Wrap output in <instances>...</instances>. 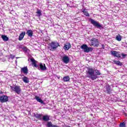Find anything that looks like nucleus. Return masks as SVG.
Returning <instances> with one entry per match:
<instances>
[{
	"label": "nucleus",
	"instance_id": "nucleus-1",
	"mask_svg": "<svg viewBox=\"0 0 127 127\" xmlns=\"http://www.w3.org/2000/svg\"><path fill=\"white\" fill-rule=\"evenodd\" d=\"M86 72L87 77L91 79L92 81L96 80L98 78V76H100V75L102 74L99 70L96 69L95 70L93 68H88Z\"/></svg>",
	"mask_w": 127,
	"mask_h": 127
},
{
	"label": "nucleus",
	"instance_id": "nucleus-2",
	"mask_svg": "<svg viewBox=\"0 0 127 127\" xmlns=\"http://www.w3.org/2000/svg\"><path fill=\"white\" fill-rule=\"evenodd\" d=\"M49 46L50 50L54 51V50H56L58 47H60V45H59V43L57 41H53L49 44Z\"/></svg>",
	"mask_w": 127,
	"mask_h": 127
},
{
	"label": "nucleus",
	"instance_id": "nucleus-3",
	"mask_svg": "<svg viewBox=\"0 0 127 127\" xmlns=\"http://www.w3.org/2000/svg\"><path fill=\"white\" fill-rule=\"evenodd\" d=\"M10 89L16 93L17 95H20L21 93V88H20V86L19 85H15L14 86H10Z\"/></svg>",
	"mask_w": 127,
	"mask_h": 127
},
{
	"label": "nucleus",
	"instance_id": "nucleus-4",
	"mask_svg": "<svg viewBox=\"0 0 127 127\" xmlns=\"http://www.w3.org/2000/svg\"><path fill=\"white\" fill-rule=\"evenodd\" d=\"M80 48L84 50V52L86 53H89V52H92L93 51V48L91 47H88L86 44L82 45L81 46Z\"/></svg>",
	"mask_w": 127,
	"mask_h": 127
},
{
	"label": "nucleus",
	"instance_id": "nucleus-5",
	"mask_svg": "<svg viewBox=\"0 0 127 127\" xmlns=\"http://www.w3.org/2000/svg\"><path fill=\"white\" fill-rule=\"evenodd\" d=\"M90 22L91 24H93L95 27L97 28H103V26L99 22L96 21L95 20L93 19H90Z\"/></svg>",
	"mask_w": 127,
	"mask_h": 127
},
{
	"label": "nucleus",
	"instance_id": "nucleus-6",
	"mask_svg": "<svg viewBox=\"0 0 127 127\" xmlns=\"http://www.w3.org/2000/svg\"><path fill=\"white\" fill-rule=\"evenodd\" d=\"M91 46H94V47H98L99 46V40L95 38H92L90 40Z\"/></svg>",
	"mask_w": 127,
	"mask_h": 127
},
{
	"label": "nucleus",
	"instance_id": "nucleus-7",
	"mask_svg": "<svg viewBox=\"0 0 127 127\" xmlns=\"http://www.w3.org/2000/svg\"><path fill=\"white\" fill-rule=\"evenodd\" d=\"M111 55L114 56V57H117V58H121V54H120L119 52L116 51H111L110 52Z\"/></svg>",
	"mask_w": 127,
	"mask_h": 127
},
{
	"label": "nucleus",
	"instance_id": "nucleus-8",
	"mask_svg": "<svg viewBox=\"0 0 127 127\" xmlns=\"http://www.w3.org/2000/svg\"><path fill=\"white\" fill-rule=\"evenodd\" d=\"M72 47V46L71 45V44L70 43H66L64 44V46L63 47V49L65 51H68V50L70 49V48Z\"/></svg>",
	"mask_w": 127,
	"mask_h": 127
},
{
	"label": "nucleus",
	"instance_id": "nucleus-9",
	"mask_svg": "<svg viewBox=\"0 0 127 127\" xmlns=\"http://www.w3.org/2000/svg\"><path fill=\"white\" fill-rule=\"evenodd\" d=\"M8 101V97L5 95L0 96V101L1 103H6Z\"/></svg>",
	"mask_w": 127,
	"mask_h": 127
},
{
	"label": "nucleus",
	"instance_id": "nucleus-10",
	"mask_svg": "<svg viewBox=\"0 0 127 127\" xmlns=\"http://www.w3.org/2000/svg\"><path fill=\"white\" fill-rule=\"evenodd\" d=\"M30 61L32 62V65L33 66V67H35L36 68H38V67H39V65H37L36 63H37V61H36L34 58L30 59Z\"/></svg>",
	"mask_w": 127,
	"mask_h": 127
},
{
	"label": "nucleus",
	"instance_id": "nucleus-11",
	"mask_svg": "<svg viewBox=\"0 0 127 127\" xmlns=\"http://www.w3.org/2000/svg\"><path fill=\"white\" fill-rule=\"evenodd\" d=\"M21 73H23L27 75L28 74V68H27V66H25L24 67L21 68Z\"/></svg>",
	"mask_w": 127,
	"mask_h": 127
},
{
	"label": "nucleus",
	"instance_id": "nucleus-12",
	"mask_svg": "<svg viewBox=\"0 0 127 127\" xmlns=\"http://www.w3.org/2000/svg\"><path fill=\"white\" fill-rule=\"evenodd\" d=\"M39 67L40 70H41L42 71H45L46 70H47V67H46V66H45V64H44L43 65L42 63H40L39 64Z\"/></svg>",
	"mask_w": 127,
	"mask_h": 127
},
{
	"label": "nucleus",
	"instance_id": "nucleus-13",
	"mask_svg": "<svg viewBox=\"0 0 127 127\" xmlns=\"http://www.w3.org/2000/svg\"><path fill=\"white\" fill-rule=\"evenodd\" d=\"M63 62L64 63H65V64H67V63L69 62V57L67 56H64L62 58Z\"/></svg>",
	"mask_w": 127,
	"mask_h": 127
},
{
	"label": "nucleus",
	"instance_id": "nucleus-14",
	"mask_svg": "<svg viewBox=\"0 0 127 127\" xmlns=\"http://www.w3.org/2000/svg\"><path fill=\"white\" fill-rule=\"evenodd\" d=\"M34 116L35 117L36 119H37V120H42V114H41L34 113Z\"/></svg>",
	"mask_w": 127,
	"mask_h": 127
},
{
	"label": "nucleus",
	"instance_id": "nucleus-15",
	"mask_svg": "<svg viewBox=\"0 0 127 127\" xmlns=\"http://www.w3.org/2000/svg\"><path fill=\"white\" fill-rule=\"evenodd\" d=\"M106 91H107V94H109L110 95V94L112 93V91H113V90L111 89V86L108 84L106 86Z\"/></svg>",
	"mask_w": 127,
	"mask_h": 127
},
{
	"label": "nucleus",
	"instance_id": "nucleus-16",
	"mask_svg": "<svg viewBox=\"0 0 127 127\" xmlns=\"http://www.w3.org/2000/svg\"><path fill=\"white\" fill-rule=\"evenodd\" d=\"M25 35V31H23L19 35V38H18V40L19 41H21V40H22L24 37Z\"/></svg>",
	"mask_w": 127,
	"mask_h": 127
},
{
	"label": "nucleus",
	"instance_id": "nucleus-17",
	"mask_svg": "<svg viewBox=\"0 0 127 127\" xmlns=\"http://www.w3.org/2000/svg\"><path fill=\"white\" fill-rule=\"evenodd\" d=\"M26 34L29 37H32L33 36V31L32 30H28L26 32Z\"/></svg>",
	"mask_w": 127,
	"mask_h": 127
},
{
	"label": "nucleus",
	"instance_id": "nucleus-18",
	"mask_svg": "<svg viewBox=\"0 0 127 127\" xmlns=\"http://www.w3.org/2000/svg\"><path fill=\"white\" fill-rule=\"evenodd\" d=\"M43 121L44 122H48V121H50V117L48 115H45L43 117Z\"/></svg>",
	"mask_w": 127,
	"mask_h": 127
},
{
	"label": "nucleus",
	"instance_id": "nucleus-19",
	"mask_svg": "<svg viewBox=\"0 0 127 127\" xmlns=\"http://www.w3.org/2000/svg\"><path fill=\"white\" fill-rule=\"evenodd\" d=\"M82 11L84 15H85V16H87V17L90 16V14H89V12H88V11H87V9L84 8L83 9H82Z\"/></svg>",
	"mask_w": 127,
	"mask_h": 127
},
{
	"label": "nucleus",
	"instance_id": "nucleus-20",
	"mask_svg": "<svg viewBox=\"0 0 127 127\" xmlns=\"http://www.w3.org/2000/svg\"><path fill=\"white\" fill-rule=\"evenodd\" d=\"M35 99L37 101V102H39V103H41V104H43L44 102H43V100L41 99V98H39V97L36 96H35Z\"/></svg>",
	"mask_w": 127,
	"mask_h": 127
},
{
	"label": "nucleus",
	"instance_id": "nucleus-21",
	"mask_svg": "<svg viewBox=\"0 0 127 127\" xmlns=\"http://www.w3.org/2000/svg\"><path fill=\"white\" fill-rule=\"evenodd\" d=\"M47 127H59V126H57V125H52V123L51 122H47Z\"/></svg>",
	"mask_w": 127,
	"mask_h": 127
},
{
	"label": "nucleus",
	"instance_id": "nucleus-22",
	"mask_svg": "<svg viewBox=\"0 0 127 127\" xmlns=\"http://www.w3.org/2000/svg\"><path fill=\"white\" fill-rule=\"evenodd\" d=\"M22 80L23 81L24 83H29V79H28V77L26 76H24L22 78Z\"/></svg>",
	"mask_w": 127,
	"mask_h": 127
},
{
	"label": "nucleus",
	"instance_id": "nucleus-23",
	"mask_svg": "<svg viewBox=\"0 0 127 127\" xmlns=\"http://www.w3.org/2000/svg\"><path fill=\"white\" fill-rule=\"evenodd\" d=\"M113 62L114 64H116L118 66H122L123 65V63H122L120 61L114 60Z\"/></svg>",
	"mask_w": 127,
	"mask_h": 127
},
{
	"label": "nucleus",
	"instance_id": "nucleus-24",
	"mask_svg": "<svg viewBox=\"0 0 127 127\" xmlns=\"http://www.w3.org/2000/svg\"><path fill=\"white\" fill-rule=\"evenodd\" d=\"M122 38L123 37H122L120 34H118L116 37V40H117V41H122Z\"/></svg>",
	"mask_w": 127,
	"mask_h": 127
},
{
	"label": "nucleus",
	"instance_id": "nucleus-25",
	"mask_svg": "<svg viewBox=\"0 0 127 127\" xmlns=\"http://www.w3.org/2000/svg\"><path fill=\"white\" fill-rule=\"evenodd\" d=\"M64 82H69L70 81V77L69 76H64L63 77Z\"/></svg>",
	"mask_w": 127,
	"mask_h": 127
},
{
	"label": "nucleus",
	"instance_id": "nucleus-26",
	"mask_svg": "<svg viewBox=\"0 0 127 127\" xmlns=\"http://www.w3.org/2000/svg\"><path fill=\"white\" fill-rule=\"evenodd\" d=\"M1 38L3 40V41H7L8 40V37H7L5 35H2Z\"/></svg>",
	"mask_w": 127,
	"mask_h": 127
},
{
	"label": "nucleus",
	"instance_id": "nucleus-27",
	"mask_svg": "<svg viewBox=\"0 0 127 127\" xmlns=\"http://www.w3.org/2000/svg\"><path fill=\"white\" fill-rule=\"evenodd\" d=\"M36 13L39 14V16H41L42 15V13L41 12V10L39 9H37Z\"/></svg>",
	"mask_w": 127,
	"mask_h": 127
},
{
	"label": "nucleus",
	"instance_id": "nucleus-28",
	"mask_svg": "<svg viewBox=\"0 0 127 127\" xmlns=\"http://www.w3.org/2000/svg\"><path fill=\"white\" fill-rule=\"evenodd\" d=\"M119 127H127L126 123H125V122L121 123L119 125Z\"/></svg>",
	"mask_w": 127,
	"mask_h": 127
},
{
	"label": "nucleus",
	"instance_id": "nucleus-29",
	"mask_svg": "<svg viewBox=\"0 0 127 127\" xmlns=\"http://www.w3.org/2000/svg\"><path fill=\"white\" fill-rule=\"evenodd\" d=\"M22 49L23 50V51H25V52H27V50H28L27 47H24L22 48Z\"/></svg>",
	"mask_w": 127,
	"mask_h": 127
},
{
	"label": "nucleus",
	"instance_id": "nucleus-30",
	"mask_svg": "<svg viewBox=\"0 0 127 127\" xmlns=\"http://www.w3.org/2000/svg\"><path fill=\"white\" fill-rule=\"evenodd\" d=\"M122 57V59H125V58H126V57H127V54H125L124 53H122L121 54Z\"/></svg>",
	"mask_w": 127,
	"mask_h": 127
},
{
	"label": "nucleus",
	"instance_id": "nucleus-31",
	"mask_svg": "<svg viewBox=\"0 0 127 127\" xmlns=\"http://www.w3.org/2000/svg\"><path fill=\"white\" fill-rule=\"evenodd\" d=\"M102 48L103 49H105V45H104V44H102Z\"/></svg>",
	"mask_w": 127,
	"mask_h": 127
}]
</instances>
